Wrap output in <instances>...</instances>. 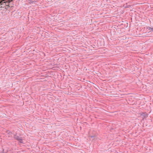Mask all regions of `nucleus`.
Wrapping results in <instances>:
<instances>
[{"label":"nucleus","instance_id":"4","mask_svg":"<svg viewBox=\"0 0 153 153\" xmlns=\"http://www.w3.org/2000/svg\"><path fill=\"white\" fill-rule=\"evenodd\" d=\"M12 1H13V0H8V2H11Z\"/></svg>","mask_w":153,"mask_h":153},{"label":"nucleus","instance_id":"5","mask_svg":"<svg viewBox=\"0 0 153 153\" xmlns=\"http://www.w3.org/2000/svg\"><path fill=\"white\" fill-rule=\"evenodd\" d=\"M1 3V2L0 1V4Z\"/></svg>","mask_w":153,"mask_h":153},{"label":"nucleus","instance_id":"2","mask_svg":"<svg viewBox=\"0 0 153 153\" xmlns=\"http://www.w3.org/2000/svg\"><path fill=\"white\" fill-rule=\"evenodd\" d=\"M16 139L18 140L20 142H21V141L22 140V139L20 138L19 137H15Z\"/></svg>","mask_w":153,"mask_h":153},{"label":"nucleus","instance_id":"1","mask_svg":"<svg viewBox=\"0 0 153 153\" xmlns=\"http://www.w3.org/2000/svg\"><path fill=\"white\" fill-rule=\"evenodd\" d=\"M141 115L143 116L144 117H147L148 116V114H144L143 113L141 114Z\"/></svg>","mask_w":153,"mask_h":153},{"label":"nucleus","instance_id":"3","mask_svg":"<svg viewBox=\"0 0 153 153\" xmlns=\"http://www.w3.org/2000/svg\"><path fill=\"white\" fill-rule=\"evenodd\" d=\"M147 29L149 30H151L153 31V28H152L150 27H148Z\"/></svg>","mask_w":153,"mask_h":153}]
</instances>
